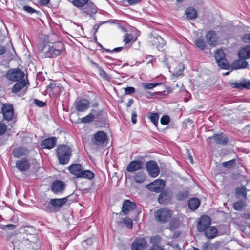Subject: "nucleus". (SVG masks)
I'll return each instance as SVG.
<instances>
[{
    "instance_id": "nucleus-1",
    "label": "nucleus",
    "mask_w": 250,
    "mask_h": 250,
    "mask_svg": "<svg viewBox=\"0 0 250 250\" xmlns=\"http://www.w3.org/2000/svg\"><path fill=\"white\" fill-rule=\"evenodd\" d=\"M64 47L61 42L55 43H41L38 47V53L42 58L56 57L61 54Z\"/></svg>"
},
{
    "instance_id": "nucleus-2",
    "label": "nucleus",
    "mask_w": 250,
    "mask_h": 250,
    "mask_svg": "<svg viewBox=\"0 0 250 250\" xmlns=\"http://www.w3.org/2000/svg\"><path fill=\"white\" fill-rule=\"evenodd\" d=\"M69 172L76 178H85L91 180L94 177L93 172L88 170H84L83 167L80 164H74L68 167Z\"/></svg>"
},
{
    "instance_id": "nucleus-3",
    "label": "nucleus",
    "mask_w": 250,
    "mask_h": 250,
    "mask_svg": "<svg viewBox=\"0 0 250 250\" xmlns=\"http://www.w3.org/2000/svg\"><path fill=\"white\" fill-rule=\"evenodd\" d=\"M57 155L60 164H66L69 161L71 155V149L65 145H60L57 149Z\"/></svg>"
},
{
    "instance_id": "nucleus-4",
    "label": "nucleus",
    "mask_w": 250,
    "mask_h": 250,
    "mask_svg": "<svg viewBox=\"0 0 250 250\" xmlns=\"http://www.w3.org/2000/svg\"><path fill=\"white\" fill-rule=\"evenodd\" d=\"M172 211L168 208H161L155 211V220L160 223H165L170 220L172 216Z\"/></svg>"
},
{
    "instance_id": "nucleus-5",
    "label": "nucleus",
    "mask_w": 250,
    "mask_h": 250,
    "mask_svg": "<svg viewBox=\"0 0 250 250\" xmlns=\"http://www.w3.org/2000/svg\"><path fill=\"white\" fill-rule=\"evenodd\" d=\"M215 59L218 65L222 69L228 70L229 65L225 58V54L222 49H217L214 55Z\"/></svg>"
},
{
    "instance_id": "nucleus-6",
    "label": "nucleus",
    "mask_w": 250,
    "mask_h": 250,
    "mask_svg": "<svg viewBox=\"0 0 250 250\" xmlns=\"http://www.w3.org/2000/svg\"><path fill=\"white\" fill-rule=\"evenodd\" d=\"M165 186V181L162 179H157L146 186L147 188L156 193L161 192Z\"/></svg>"
},
{
    "instance_id": "nucleus-7",
    "label": "nucleus",
    "mask_w": 250,
    "mask_h": 250,
    "mask_svg": "<svg viewBox=\"0 0 250 250\" xmlns=\"http://www.w3.org/2000/svg\"><path fill=\"white\" fill-rule=\"evenodd\" d=\"M107 139L106 134L103 131H98L92 138V142L94 145L97 146H102Z\"/></svg>"
},
{
    "instance_id": "nucleus-8",
    "label": "nucleus",
    "mask_w": 250,
    "mask_h": 250,
    "mask_svg": "<svg viewBox=\"0 0 250 250\" xmlns=\"http://www.w3.org/2000/svg\"><path fill=\"white\" fill-rule=\"evenodd\" d=\"M146 169L149 175L153 178L156 177L160 173V168L154 161H149L146 163Z\"/></svg>"
},
{
    "instance_id": "nucleus-9",
    "label": "nucleus",
    "mask_w": 250,
    "mask_h": 250,
    "mask_svg": "<svg viewBox=\"0 0 250 250\" xmlns=\"http://www.w3.org/2000/svg\"><path fill=\"white\" fill-rule=\"evenodd\" d=\"M6 76L7 78L12 81L17 82L23 80L24 73L20 70H12L8 71Z\"/></svg>"
},
{
    "instance_id": "nucleus-10",
    "label": "nucleus",
    "mask_w": 250,
    "mask_h": 250,
    "mask_svg": "<svg viewBox=\"0 0 250 250\" xmlns=\"http://www.w3.org/2000/svg\"><path fill=\"white\" fill-rule=\"evenodd\" d=\"M211 219L207 215L202 216L197 225V229L200 232H203V231L208 228L210 226Z\"/></svg>"
},
{
    "instance_id": "nucleus-11",
    "label": "nucleus",
    "mask_w": 250,
    "mask_h": 250,
    "mask_svg": "<svg viewBox=\"0 0 250 250\" xmlns=\"http://www.w3.org/2000/svg\"><path fill=\"white\" fill-rule=\"evenodd\" d=\"M90 102L85 99H77L75 102L76 110L79 112H83L90 107Z\"/></svg>"
},
{
    "instance_id": "nucleus-12",
    "label": "nucleus",
    "mask_w": 250,
    "mask_h": 250,
    "mask_svg": "<svg viewBox=\"0 0 250 250\" xmlns=\"http://www.w3.org/2000/svg\"><path fill=\"white\" fill-rule=\"evenodd\" d=\"M206 39L210 46L215 47L218 44V37L214 30H209L207 33Z\"/></svg>"
},
{
    "instance_id": "nucleus-13",
    "label": "nucleus",
    "mask_w": 250,
    "mask_h": 250,
    "mask_svg": "<svg viewBox=\"0 0 250 250\" xmlns=\"http://www.w3.org/2000/svg\"><path fill=\"white\" fill-rule=\"evenodd\" d=\"M150 43L152 46L155 47L159 51L162 50L166 45V42L160 36H153L151 38Z\"/></svg>"
},
{
    "instance_id": "nucleus-14",
    "label": "nucleus",
    "mask_w": 250,
    "mask_h": 250,
    "mask_svg": "<svg viewBox=\"0 0 250 250\" xmlns=\"http://www.w3.org/2000/svg\"><path fill=\"white\" fill-rule=\"evenodd\" d=\"M1 111L4 118L6 121H10L14 118V109L12 105H3L1 108Z\"/></svg>"
},
{
    "instance_id": "nucleus-15",
    "label": "nucleus",
    "mask_w": 250,
    "mask_h": 250,
    "mask_svg": "<svg viewBox=\"0 0 250 250\" xmlns=\"http://www.w3.org/2000/svg\"><path fill=\"white\" fill-rule=\"evenodd\" d=\"M147 242L144 238H137L133 242L131 246V250H145Z\"/></svg>"
},
{
    "instance_id": "nucleus-16",
    "label": "nucleus",
    "mask_w": 250,
    "mask_h": 250,
    "mask_svg": "<svg viewBox=\"0 0 250 250\" xmlns=\"http://www.w3.org/2000/svg\"><path fill=\"white\" fill-rule=\"evenodd\" d=\"M56 143V138L51 137L42 140L41 145L43 149H51L55 147Z\"/></svg>"
},
{
    "instance_id": "nucleus-17",
    "label": "nucleus",
    "mask_w": 250,
    "mask_h": 250,
    "mask_svg": "<svg viewBox=\"0 0 250 250\" xmlns=\"http://www.w3.org/2000/svg\"><path fill=\"white\" fill-rule=\"evenodd\" d=\"M143 162L139 160L131 161L128 165L126 170L129 172H132L141 169L143 167Z\"/></svg>"
},
{
    "instance_id": "nucleus-18",
    "label": "nucleus",
    "mask_w": 250,
    "mask_h": 250,
    "mask_svg": "<svg viewBox=\"0 0 250 250\" xmlns=\"http://www.w3.org/2000/svg\"><path fill=\"white\" fill-rule=\"evenodd\" d=\"M68 201L67 197L60 199H51V204L53 205L55 212L63 207Z\"/></svg>"
},
{
    "instance_id": "nucleus-19",
    "label": "nucleus",
    "mask_w": 250,
    "mask_h": 250,
    "mask_svg": "<svg viewBox=\"0 0 250 250\" xmlns=\"http://www.w3.org/2000/svg\"><path fill=\"white\" fill-rule=\"evenodd\" d=\"M65 188L64 183L60 180L54 181L51 185V189L53 193L58 194L62 192Z\"/></svg>"
},
{
    "instance_id": "nucleus-20",
    "label": "nucleus",
    "mask_w": 250,
    "mask_h": 250,
    "mask_svg": "<svg viewBox=\"0 0 250 250\" xmlns=\"http://www.w3.org/2000/svg\"><path fill=\"white\" fill-rule=\"evenodd\" d=\"M208 139H213L216 144L222 145H227L229 141L228 137L223 133L215 134Z\"/></svg>"
},
{
    "instance_id": "nucleus-21",
    "label": "nucleus",
    "mask_w": 250,
    "mask_h": 250,
    "mask_svg": "<svg viewBox=\"0 0 250 250\" xmlns=\"http://www.w3.org/2000/svg\"><path fill=\"white\" fill-rule=\"evenodd\" d=\"M136 207V205L134 202L125 200L123 202L122 210L125 214H127L130 210L135 209Z\"/></svg>"
},
{
    "instance_id": "nucleus-22",
    "label": "nucleus",
    "mask_w": 250,
    "mask_h": 250,
    "mask_svg": "<svg viewBox=\"0 0 250 250\" xmlns=\"http://www.w3.org/2000/svg\"><path fill=\"white\" fill-rule=\"evenodd\" d=\"M16 167L19 170L25 171L29 168V163L26 159L22 158L17 161Z\"/></svg>"
},
{
    "instance_id": "nucleus-23",
    "label": "nucleus",
    "mask_w": 250,
    "mask_h": 250,
    "mask_svg": "<svg viewBox=\"0 0 250 250\" xmlns=\"http://www.w3.org/2000/svg\"><path fill=\"white\" fill-rule=\"evenodd\" d=\"M205 236L208 239L214 238L217 236L218 230L216 228L213 226H209L208 229L203 231Z\"/></svg>"
},
{
    "instance_id": "nucleus-24",
    "label": "nucleus",
    "mask_w": 250,
    "mask_h": 250,
    "mask_svg": "<svg viewBox=\"0 0 250 250\" xmlns=\"http://www.w3.org/2000/svg\"><path fill=\"white\" fill-rule=\"evenodd\" d=\"M248 65V62L246 60L241 59L234 61L232 63V67L234 69H241L247 68Z\"/></svg>"
},
{
    "instance_id": "nucleus-25",
    "label": "nucleus",
    "mask_w": 250,
    "mask_h": 250,
    "mask_svg": "<svg viewBox=\"0 0 250 250\" xmlns=\"http://www.w3.org/2000/svg\"><path fill=\"white\" fill-rule=\"evenodd\" d=\"M171 199V194L167 191H162L159 195L158 201L160 204H167Z\"/></svg>"
},
{
    "instance_id": "nucleus-26",
    "label": "nucleus",
    "mask_w": 250,
    "mask_h": 250,
    "mask_svg": "<svg viewBox=\"0 0 250 250\" xmlns=\"http://www.w3.org/2000/svg\"><path fill=\"white\" fill-rule=\"evenodd\" d=\"M231 85L233 88H238L240 89L247 88L250 89V82L249 80H247L245 79L243 80L242 81H241L240 83H232Z\"/></svg>"
},
{
    "instance_id": "nucleus-27",
    "label": "nucleus",
    "mask_w": 250,
    "mask_h": 250,
    "mask_svg": "<svg viewBox=\"0 0 250 250\" xmlns=\"http://www.w3.org/2000/svg\"><path fill=\"white\" fill-rule=\"evenodd\" d=\"M240 59L247 60L250 59V45H246L241 48L238 53Z\"/></svg>"
},
{
    "instance_id": "nucleus-28",
    "label": "nucleus",
    "mask_w": 250,
    "mask_h": 250,
    "mask_svg": "<svg viewBox=\"0 0 250 250\" xmlns=\"http://www.w3.org/2000/svg\"><path fill=\"white\" fill-rule=\"evenodd\" d=\"M27 84V82L24 80L18 81L12 87V92L16 93L23 88Z\"/></svg>"
},
{
    "instance_id": "nucleus-29",
    "label": "nucleus",
    "mask_w": 250,
    "mask_h": 250,
    "mask_svg": "<svg viewBox=\"0 0 250 250\" xmlns=\"http://www.w3.org/2000/svg\"><path fill=\"white\" fill-rule=\"evenodd\" d=\"M200 205V201L197 198H192L188 201V206L192 210L197 209Z\"/></svg>"
},
{
    "instance_id": "nucleus-30",
    "label": "nucleus",
    "mask_w": 250,
    "mask_h": 250,
    "mask_svg": "<svg viewBox=\"0 0 250 250\" xmlns=\"http://www.w3.org/2000/svg\"><path fill=\"white\" fill-rule=\"evenodd\" d=\"M91 62L98 69L99 75L101 77L106 80H109L110 79V77L102 67H100L97 63H96L93 62Z\"/></svg>"
},
{
    "instance_id": "nucleus-31",
    "label": "nucleus",
    "mask_w": 250,
    "mask_h": 250,
    "mask_svg": "<svg viewBox=\"0 0 250 250\" xmlns=\"http://www.w3.org/2000/svg\"><path fill=\"white\" fill-rule=\"evenodd\" d=\"M27 149L24 147H19L15 149L13 151V156L15 158H19L27 153Z\"/></svg>"
},
{
    "instance_id": "nucleus-32",
    "label": "nucleus",
    "mask_w": 250,
    "mask_h": 250,
    "mask_svg": "<svg viewBox=\"0 0 250 250\" xmlns=\"http://www.w3.org/2000/svg\"><path fill=\"white\" fill-rule=\"evenodd\" d=\"M180 224V220L177 217H173L170 221L168 228L170 230H174L177 229Z\"/></svg>"
},
{
    "instance_id": "nucleus-33",
    "label": "nucleus",
    "mask_w": 250,
    "mask_h": 250,
    "mask_svg": "<svg viewBox=\"0 0 250 250\" xmlns=\"http://www.w3.org/2000/svg\"><path fill=\"white\" fill-rule=\"evenodd\" d=\"M51 203V199H50L49 202H45L42 205V209L48 212H55L53 205Z\"/></svg>"
},
{
    "instance_id": "nucleus-34",
    "label": "nucleus",
    "mask_w": 250,
    "mask_h": 250,
    "mask_svg": "<svg viewBox=\"0 0 250 250\" xmlns=\"http://www.w3.org/2000/svg\"><path fill=\"white\" fill-rule=\"evenodd\" d=\"M185 14L187 17L189 19H195L197 17V13L194 8H188L186 10Z\"/></svg>"
},
{
    "instance_id": "nucleus-35",
    "label": "nucleus",
    "mask_w": 250,
    "mask_h": 250,
    "mask_svg": "<svg viewBox=\"0 0 250 250\" xmlns=\"http://www.w3.org/2000/svg\"><path fill=\"white\" fill-rule=\"evenodd\" d=\"M148 118L154 125L156 127H157L158 125V120L159 119V114L157 113L150 112L149 114Z\"/></svg>"
},
{
    "instance_id": "nucleus-36",
    "label": "nucleus",
    "mask_w": 250,
    "mask_h": 250,
    "mask_svg": "<svg viewBox=\"0 0 250 250\" xmlns=\"http://www.w3.org/2000/svg\"><path fill=\"white\" fill-rule=\"evenodd\" d=\"M194 43L196 46L200 49L203 50L206 47V42L205 40L202 38H198L194 41Z\"/></svg>"
},
{
    "instance_id": "nucleus-37",
    "label": "nucleus",
    "mask_w": 250,
    "mask_h": 250,
    "mask_svg": "<svg viewBox=\"0 0 250 250\" xmlns=\"http://www.w3.org/2000/svg\"><path fill=\"white\" fill-rule=\"evenodd\" d=\"M85 11L84 12L89 15L90 17H92L93 15L96 13V8L92 4L88 5L85 7Z\"/></svg>"
},
{
    "instance_id": "nucleus-38",
    "label": "nucleus",
    "mask_w": 250,
    "mask_h": 250,
    "mask_svg": "<svg viewBox=\"0 0 250 250\" xmlns=\"http://www.w3.org/2000/svg\"><path fill=\"white\" fill-rule=\"evenodd\" d=\"M237 195H242L245 199H247V188L244 186L238 188L236 189Z\"/></svg>"
},
{
    "instance_id": "nucleus-39",
    "label": "nucleus",
    "mask_w": 250,
    "mask_h": 250,
    "mask_svg": "<svg viewBox=\"0 0 250 250\" xmlns=\"http://www.w3.org/2000/svg\"><path fill=\"white\" fill-rule=\"evenodd\" d=\"M145 179V175L142 172H137L134 176V180L138 183H143Z\"/></svg>"
},
{
    "instance_id": "nucleus-40",
    "label": "nucleus",
    "mask_w": 250,
    "mask_h": 250,
    "mask_svg": "<svg viewBox=\"0 0 250 250\" xmlns=\"http://www.w3.org/2000/svg\"><path fill=\"white\" fill-rule=\"evenodd\" d=\"M245 206V203L242 201H239L233 203V208L236 210H241Z\"/></svg>"
},
{
    "instance_id": "nucleus-41",
    "label": "nucleus",
    "mask_w": 250,
    "mask_h": 250,
    "mask_svg": "<svg viewBox=\"0 0 250 250\" xmlns=\"http://www.w3.org/2000/svg\"><path fill=\"white\" fill-rule=\"evenodd\" d=\"M188 196V192L187 190L179 191L177 195V199L179 201H182L185 199Z\"/></svg>"
},
{
    "instance_id": "nucleus-42",
    "label": "nucleus",
    "mask_w": 250,
    "mask_h": 250,
    "mask_svg": "<svg viewBox=\"0 0 250 250\" xmlns=\"http://www.w3.org/2000/svg\"><path fill=\"white\" fill-rule=\"evenodd\" d=\"M88 1V0H73L72 3L77 7H82L86 4Z\"/></svg>"
},
{
    "instance_id": "nucleus-43",
    "label": "nucleus",
    "mask_w": 250,
    "mask_h": 250,
    "mask_svg": "<svg viewBox=\"0 0 250 250\" xmlns=\"http://www.w3.org/2000/svg\"><path fill=\"white\" fill-rule=\"evenodd\" d=\"M122 221L127 228L129 229L132 228L133 222L131 219L128 217H125L122 219Z\"/></svg>"
},
{
    "instance_id": "nucleus-44",
    "label": "nucleus",
    "mask_w": 250,
    "mask_h": 250,
    "mask_svg": "<svg viewBox=\"0 0 250 250\" xmlns=\"http://www.w3.org/2000/svg\"><path fill=\"white\" fill-rule=\"evenodd\" d=\"M63 90V88L60 83H57L52 93L55 95H59Z\"/></svg>"
},
{
    "instance_id": "nucleus-45",
    "label": "nucleus",
    "mask_w": 250,
    "mask_h": 250,
    "mask_svg": "<svg viewBox=\"0 0 250 250\" xmlns=\"http://www.w3.org/2000/svg\"><path fill=\"white\" fill-rule=\"evenodd\" d=\"M94 119V115L92 113H89L86 116L81 119V121L83 123H90L93 121Z\"/></svg>"
},
{
    "instance_id": "nucleus-46",
    "label": "nucleus",
    "mask_w": 250,
    "mask_h": 250,
    "mask_svg": "<svg viewBox=\"0 0 250 250\" xmlns=\"http://www.w3.org/2000/svg\"><path fill=\"white\" fill-rule=\"evenodd\" d=\"M235 159H232L230 161L223 162L222 165L224 167L227 168H230L234 164Z\"/></svg>"
},
{
    "instance_id": "nucleus-47",
    "label": "nucleus",
    "mask_w": 250,
    "mask_h": 250,
    "mask_svg": "<svg viewBox=\"0 0 250 250\" xmlns=\"http://www.w3.org/2000/svg\"><path fill=\"white\" fill-rule=\"evenodd\" d=\"M170 122V118L167 115H163L160 120L161 124L163 125H167Z\"/></svg>"
},
{
    "instance_id": "nucleus-48",
    "label": "nucleus",
    "mask_w": 250,
    "mask_h": 250,
    "mask_svg": "<svg viewBox=\"0 0 250 250\" xmlns=\"http://www.w3.org/2000/svg\"><path fill=\"white\" fill-rule=\"evenodd\" d=\"M158 83H143V86L146 89H152L153 88L158 85Z\"/></svg>"
},
{
    "instance_id": "nucleus-49",
    "label": "nucleus",
    "mask_w": 250,
    "mask_h": 250,
    "mask_svg": "<svg viewBox=\"0 0 250 250\" xmlns=\"http://www.w3.org/2000/svg\"><path fill=\"white\" fill-rule=\"evenodd\" d=\"M125 95H131L135 92V89L133 87H127L124 88Z\"/></svg>"
},
{
    "instance_id": "nucleus-50",
    "label": "nucleus",
    "mask_w": 250,
    "mask_h": 250,
    "mask_svg": "<svg viewBox=\"0 0 250 250\" xmlns=\"http://www.w3.org/2000/svg\"><path fill=\"white\" fill-rule=\"evenodd\" d=\"M132 39L133 36L131 34H126L124 36V42H125V44H127L130 43Z\"/></svg>"
},
{
    "instance_id": "nucleus-51",
    "label": "nucleus",
    "mask_w": 250,
    "mask_h": 250,
    "mask_svg": "<svg viewBox=\"0 0 250 250\" xmlns=\"http://www.w3.org/2000/svg\"><path fill=\"white\" fill-rule=\"evenodd\" d=\"M6 130V125L4 123L0 122V136L4 134Z\"/></svg>"
},
{
    "instance_id": "nucleus-52",
    "label": "nucleus",
    "mask_w": 250,
    "mask_h": 250,
    "mask_svg": "<svg viewBox=\"0 0 250 250\" xmlns=\"http://www.w3.org/2000/svg\"><path fill=\"white\" fill-rule=\"evenodd\" d=\"M242 40L245 43H250V33L243 35Z\"/></svg>"
},
{
    "instance_id": "nucleus-53",
    "label": "nucleus",
    "mask_w": 250,
    "mask_h": 250,
    "mask_svg": "<svg viewBox=\"0 0 250 250\" xmlns=\"http://www.w3.org/2000/svg\"><path fill=\"white\" fill-rule=\"evenodd\" d=\"M23 9L28 13L32 14L36 12V10L29 6H24Z\"/></svg>"
},
{
    "instance_id": "nucleus-54",
    "label": "nucleus",
    "mask_w": 250,
    "mask_h": 250,
    "mask_svg": "<svg viewBox=\"0 0 250 250\" xmlns=\"http://www.w3.org/2000/svg\"><path fill=\"white\" fill-rule=\"evenodd\" d=\"M34 102L38 106L40 107H42L46 105V103L45 102L39 100L35 99Z\"/></svg>"
},
{
    "instance_id": "nucleus-55",
    "label": "nucleus",
    "mask_w": 250,
    "mask_h": 250,
    "mask_svg": "<svg viewBox=\"0 0 250 250\" xmlns=\"http://www.w3.org/2000/svg\"><path fill=\"white\" fill-rule=\"evenodd\" d=\"M57 85V83H51L49 85H48L46 88V90L47 91H49L50 92H53L56 85Z\"/></svg>"
},
{
    "instance_id": "nucleus-56",
    "label": "nucleus",
    "mask_w": 250,
    "mask_h": 250,
    "mask_svg": "<svg viewBox=\"0 0 250 250\" xmlns=\"http://www.w3.org/2000/svg\"><path fill=\"white\" fill-rule=\"evenodd\" d=\"M137 113H136V111H132V117H131V121L133 124H136L137 122Z\"/></svg>"
},
{
    "instance_id": "nucleus-57",
    "label": "nucleus",
    "mask_w": 250,
    "mask_h": 250,
    "mask_svg": "<svg viewBox=\"0 0 250 250\" xmlns=\"http://www.w3.org/2000/svg\"><path fill=\"white\" fill-rule=\"evenodd\" d=\"M149 250H164V249L158 245H155L152 246L149 249Z\"/></svg>"
},
{
    "instance_id": "nucleus-58",
    "label": "nucleus",
    "mask_w": 250,
    "mask_h": 250,
    "mask_svg": "<svg viewBox=\"0 0 250 250\" xmlns=\"http://www.w3.org/2000/svg\"><path fill=\"white\" fill-rule=\"evenodd\" d=\"M15 228V226L13 224H8V225L4 226L1 228L3 229H5L7 228V229H13Z\"/></svg>"
},
{
    "instance_id": "nucleus-59",
    "label": "nucleus",
    "mask_w": 250,
    "mask_h": 250,
    "mask_svg": "<svg viewBox=\"0 0 250 250\" xmlns=\"http://www.w3.org/2000/svg\"><path fill=\"white\" fill-rule=\"evenodd\" d=\"M179 67L180 69H181V70H180L179 72H177V73H175L174 74V75L176 76H178L179 75H180L182 73V71H183V70L184 69V66L182 65H179Z\"/></svg>"
},
{
    "instance_id": "nucleus-60",
    "label": "nucleus",
    "mask_w": 250,
    "mask_h": 250,
    "mask_svg": "<svg viewBox=\"0 0 250 250\" xmlns=\"http://www.w3.org/2000/svg\"><path fill=\"white\" fill-rule=\"evenodd\" d=\"M140 0H127V2L130 5H134L138 3Z\"/></svg>"
},
{
    "instance_id": "nucleus-61",
    "label": "nucleus",
    "mask_w": 250,
    "mask_h": 250,
    "mask_svg": "<svg viewBox=\"0 0 250 250\" xmlns=\"http://www.w3.org/2000/svg\"><path fill=\"white\" fill-rule=\"evenodd\" d=\"M40 3L42 5H46L49 3L50 0H40Z\"/></svg>"
},
{
    "instance_id": "nucleus-62",
    "label": "nucleus",
    "mask_w": 250,
    "mask_h": 250,
    "mask_svg": "<svg viewBox=\"0 0 250 250\" xmlns=\"http://www.w3.org/2000/svg\"><path fill=\"white\" fill-rule=\"evenodd\" d=\"M6 51L5 47L3 46H0V55L3 54Z\"/></svg>"
},
{
    "instance_id": "nucleus-63",
    "label": "nucleus",
    "mask_w": 250,
    "mask_h": 250,
    "mask_svg": "<svg viewBox=\"0 0 250 250\" xmlns=\"http://www.w3.org/2000/svg\"><path fill=\"white\" fill-rule=\"evenodd\" d=\"M134 101L133 99H130L128 100V102L126 104L127 107H129L131 106L132 104H133Z\"/></svg>"
},
{
    "instance_id": "nucleus-64",
    "label": "nucleus",
    "mask_w": 250,
    "mask_h": 250,
    "mask_svg": "<svg viewBox=\"0 0 250 250\" xmlns=\"http://www.w3.org/2000/svg\"><path fill=\"white\" fill-rule=\"evenodd\" d=\"M123 47H117V48H114L113 50H112V52H119V51H121L123 50Z\"/></svg>"
}]
</instances>
